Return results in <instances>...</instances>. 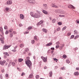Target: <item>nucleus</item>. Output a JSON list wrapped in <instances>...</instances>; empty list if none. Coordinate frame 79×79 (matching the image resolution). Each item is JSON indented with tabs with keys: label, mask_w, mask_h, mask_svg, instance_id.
<instances>
[{
	"label": "nucleus",
	"mask_w": 79,
	"mask_h": 79,
	"mask_svg": "<svg viewBox=\"0 0 79 79\" xmlns=\"http://www.w3.org/2000/svg\"><path fill=\"white\" fill-rule=\"evenodd\" d=\"M41 58L43 60V61L44 62H46L47 61V59H46L45 57H44L43 56H41Z\"/></svg>",
	"instance_id": "nucleus-7"
},
{
	"label": "nucleus",
	"mask_w": 79,
	"mask_h": 79,
	"mask_svg": "<svg viewBox=\"0 0 79 79\" xmlns=\"http://www.w3.org/2000/svg\"><path fill=\"white\" fill-rule=\"evenodd\" d=\"M78 37H79V35H78L75 36V38H74V40H76V39H77V38H78Z\"/></svg>",
	"instance_id": "nucleus-25"
},
{
	"label": "nucleus",
	"mask_w": 79,
	"mask_h": 79,
	"mask_svg": "<svg viewBox=\"0 0 79 79\" xmlns=\"http://www.w3.org/2000/svg\"><path fill=\"white\" fill-rule=\"evenodd\" d=\"M4 69L2 70V73H4Z\"/></svg>",
	"instance_id": "nucleus-61"
},
{
	"label": "nucleus",
	"mask_w": 79,
	"mask_h": 79,
	"mask_svg": "<svg viewBox=\"0 0 79 79\" xmlns=\"http://www.w3.org/2000/svg\"><path fill=\"white\" fill-rule=\"evenodd\" d=\"M59 17H64V15H59Z\"/></svg>",
	"instance_id": "nucleus-42"
},
{
	"label": "nucleus",
	"mask_w": 79,
	"mask_h": 79,
	"mask_svg": "<svg viewBox=\"0 0 79 79\" xmlns=\"http://www.w3.org/2000/svg\"><path fill=\"white\" fill-rule=\"evenodd\" d=\"M6 77H8V74H6L5 75Z\"/></svg>",
	"instance_id": "nucleus-55"
},
{
	"label": "nucleus",
	"mask_w": 79,
	"mask_h": 79,
	"mask_svg": "<svg viewBox=\"0 0 79 79\" xmlns=\"http://www.w3.org/2000/svg\"><path fill=\"white\" fill-rule=\"evenodd\" d=\"M54 61H56V62H57V59H56V58H55L54 59Z\"/></svg>",
	"instance_id": "nucleus-59"
},
{
	"label": "nucleus",
	"mask_w": 79,
	"mask_h": 79,
	"mask_svg": "<svg viewBox=\"0 0 79 79\" xmlns=\"http://www.w3.org/2000/svg\"><path fill=\"white\" fill-rule=\"evenodd\" d=\"M30 59V57H27V60H29Z\"/></svg>",
	"instance_id": "nucleus-56"
},
{
	"label": "nucleus",
	"mask_w": 79,
	"mask_h": 79,
	"mask_svg": "<svg viewBox=\"0 0 79 79\" xmlns=\"http://www.w3.org/2000/svg\"><path fill=\"white\" fill-rule=\"evenodd\" d=\"M13 33L14 34H16L17 33H16V32L15 31H13Z\"/></svg>",
	"instance_id": "nucleus-51"
},
{
	"label": "nucleus",
	"mask_w": 79,
	"mask_h": 79,
	"mask_svg": "<svg viewBox=\"0 0 79 79\" xmlns=\"http://www.w3.org/2000/svg\"><path fill=\"white\" fill-rule=\"evenodd\" d=\"M51 49L52 50H55V48H51Z\"/></svg>",
	"instance_id": "nucleus-57"
},
{
	"label": "nucleus",
	"mask_w": 79,
	"mask_h": 79,
	"mask_svg": "<svg viewBox=\"0 0 79 79\" xmlns=\"http://www.w3.org/2000/svg\"><path fill=\"white\" fill-rule=\"evenodd\" d=\"M56 45H59L60 44V42L59 41L57 42L56 43Z\"/></svg>",
	"instance_id": "nucleus-36"
},
{
	"label": "nucleus",
	"mask_w": 79,
	"mask_h": 79,
	"mask_svg": "<svg viewBox=\"0 0 79 79\" xmlns=\"http://www.w3.org/2000/svg\"><path fill=\"white\" fill-rule=\"evenodd\" d=\"M6 11H8L9 10V8L8 7H6Z\"/></svg>",
	"instance_id": "nucleus-50"
},
{
	"label": "nucleus",
	"mask_w": 79,
	"mask_h": 79,
	"mask_svg": "<svg viewBox=\"0 0 79 79\" xmlns=\"http://www.w3.org/2000/svg\"><path fill=\"white\" fill-rule=\"evenodd\" d=\"M42 12L43 13H44V14H45V15H48V12L45 10H43Z\"/></svg>",
	"instance_id": "nucleus-11"
},
{
	"label": "nucleus",
	"mask_w": 79,
	"mask_h": 79,
	"mask_svg": "<svg viewBox=\"0 0 79 79\" xmlns=\"http://www.w3.org/2000/svg\"><path fill=\"white\" fill-rule=\"evenodd\" d=\"M60 47V46L59 45H57L56 46V48H58Z\"/></svg>",
	"instance_id": "nucleus-44"
},
{
	"label": "nucleus",
	"mask_w": 79,
	"mask_h": 79,
	"mask_svg": "<svg viewBox=\"0 0 79 79\" xmlns=\"http://www.w3.org/2000/svg\"><path fill=\"white\" fill-rule=\"evenodd\" d=\"M57 11L59 13H60L61 14H64L65 13V11L63 10H57Z\"/></svg>",
	"instance_id": "nucleus-3"
},
{
	"label": "nucleus",
	"mask_w": 79,
	"mask_h": 79,
	"mask_svg": "<svg viewBox=\"0 0 79 79\" xmlns=\"http://www.w3.org/2000/svg\"><path fill=\"white\" fill-rule=\"evenodd\" d=\"M25 52H28L29 51V48H26L25 49Z\"/></svg>",
	"instance_id": "nucleus-28"
},
{
	"label": "nucleus",
	"mask_w": 79,
	"mask_h": 79,
	"mask_svg": "<svg viewBox=\"0 0 79 79\" xmlns=\"http://www.w3.org/2000/svg\"><path fill=\"white\" fill-rule=\"evenodd\" d=\"M76 70H79V68L77 67L76 68Z\"/></svg>",
	"instance_id": "nucleus-60"
},
{
	"label": "nucleus",
	"mask_w": 79,
	"mask_h": 79,
	"mask_svg": "<svg viewBox=\"0 0 79 79\" xmlns=\"http://www.w3.org/2000/svg\"><path fill=\"white\" fill-rule=\"evenodd\" d=\"M25 63L27 66L29 67L30 69L31 68V66H32V62L31 61V60H27L26 62Z\"/></svg>",
	"instance_id": "nucleus-1"
},
{
	"label": "nucleus",
	"mask_w": 79,
	"mask_h": 79,
	"mask_svg": "<svg viewBox=\"0 0 79 79\" xmlns=\"http://www.w3.org/2000/svg\"><path fill=\"white\" fill-rule=\"evenodd\" d=\"M43 23V21L41 20L39 23H38L37 25H40L42 24Z\"/></svg>",
	"instance_id": "nucleus-16"
},
{
	"label": "nucleus",
	"mask_w": 79,
	"mask_h": 79,
	"mask_svg": "<svg viewBox=\"0 0 79 79\" xmlns=\"http://www.w3.org/2000/svg\"><path fill=\"white\" fill-rule=\"evenodd\" d=\"M71 33L69 32L67 34V35H68V36H69V35H71Z\"/></svg>",
	"instance_id": "nucleus-45"
},
{
	"label": "nucleus",
	"mask_w": 79,
	"mask_h": 79,
	"mask_svg": "<svg viewBox=\"0 0 79 79\" xmlns=\"http://www.w3.org/2000/svg\"><path fill=\"white\" fill-rule=\"evenodd\" d=\"M40 12H39L38 13H35L34 14V16H33V18H40Z\"/></svg>",
	"instance_id": "nucleus-2"
},
{
	"label": "nucleus",
	"mask_w": 79,
	"mask_h": 79,
	"mask_svg": "<svg viewBox=\"0 0 79 79\" xmlns=\"http://www.w3.org/2000/svg\"><path fill=\"white\" fill-rule=\"evenodd\" d=\"M29 77L30 79L32 78V77H33V75H32V74H31L29 75Z\"/></svg>",
	"instance_id": "nucleus-20"
},
{
	"label": "nucleus",
	"mask_w": 79,
	"mask_h": 79,
	"mask_svg": "<svg viewBox=\"0 0 79 79\" xmlns=\"http://www.w3.org/2000/svg\"><path fill=\"white\" fill-rule=\"evenodd\" d=\"M51 6H52L53 8H58V6H57L55 4H52L51 5Z\"/></svg>",
	"instance_id": "nucleus-8"
},
{
	"label": "nucleus",
	"mask_w": 79,
	"mask_h": 79,
	"mask_svg": "<svg viewBox=\"0 0 79 79\" xmlns=\"http://www.w3.org/2000/svg\"><path fill=\"white\" fill-rule=\"evenodd\" d=\"M11 64L12 66H15V63L14 62H12L11 63Z\"/></svg>",
	"instance_id": "nucleus-33"
},
{
	"label": "nucleus",
	"mask_w": 79,
	"mask_h": 79,
	"mask_svg": "<svg viewBox=\"0 0 79 79\" xmlns=\"http://www.w3.org/2000/svg\"><path fill=\"white\" fill-rule=\"evenodd\" d=\"M18 47V46H15V47H14V49H16V48H17Z\"/></svg>",
	"instance_id": "nucleus-64"
},
{
	"label": "nucleus",
	"mask_w": 79,
	"mask_h": 79,
	"mask_svg": "<svg viewBox=\"0 0 79 79\" xmlns=\"http://www.w3.org/2000/svg\"><path fill=\"white\" fill-rule=\"evenodd\" d=\"M20 47H21V48H22V47H24V44H21L20 45Z\"/></svg>",
	"instance_id": "nucleus-32"
},
{
	"label": "nucleus",
	"mask_w": 79,
	"mask_h": 79,
	"mask_svg": "<svg viewBox=\"0 0 79 79\" xmlns=\"http://www.w3.org/2000/svg\"><path fill=\"white\" fill-rule=\"evenodd\" d=\"M7 5H11L12 4V2L11 1H8L7 2Z\"/></svg>",
	"instance_id": "nucleus-9"
},
{
	"label": "nucleus",
	"mask_w": 79,
	"mask_h": 79,
	"mask_svg": "<svg viewBox=\"0 0 79 79\" xmlns=\"http://www.w3.org/2000/svg\"><path fill=\"white\" fill-rule=\"evenodd\" d=\"M58 24L59 25H61V24H62V23L60 22H59L58 23Z\"/></svg>",
	"instance_id": "nucleus-47"
},
{
	"label": "nucleus",
	"mask_w": 79,
	"mask_h": 79,
	"mask_svg": "<svg viewBox=\"0 0 79 79\" xmlns=\"http://www.w3.org/2000/svg\"><path fill=\"white\" fill-rule=\"evenodd\" d=\"M10 66H11V62H10L9 64L8 65V67H10Z\"/></svg>",
	"instance_id": "nucleus-48"
},
{
	"label": "nucleus",
	"mask_w": 79,
	"mask_h": 79,
	"mask_svg": "<svg viewBox=\"0 0 79 79\" xmlns=\"http://www.w3.org/2000/svg\"><path fill=\"white\" fill-rule=\"evenodd\" d=\"M63 57L64 58V59H65V58H67V56L66 55H64L63 56Z\"/></svg>",
	"instance_id": "nucleus-30"
},
{
	"label": "nucleus",
	"mask_w": 79,
	"mask_h": 79,
	"mask_svg": "<svg viewBox=\"0 0 79 79\" xmlns=\"http://www.w3.org/2000/svg\"><path fill=\"white\" fill-rule=\"evenodd\" d=\"M6 63V60H4L3 61H0V64H1L2 66L4 65L5 63Z\"/></svg>",
	"instance_id": "nucleus-5"
},
{
	"label": "nucleus",
	"mask_w": 79,
	"mask_h": 79,
	"mask_svg": "<svg viewBox=\"0 0 79 79\" xmlns=\"http://www.w3.org/2000/svg\"><path fill=\"white\" fill-rule=\"evenodd\" d=\"M52 42L49 43L46 45V47H49V46H50V45H52Z\"/></svg>",
	"instance_id": "nucleus-13"
},
{
	"label": "nucleus",
	"mask_w": 79,
	"mask_h": 79,
	"mask_svg": "<svg viewBox=\"0 0 79 79\" xmlns=\"http://www.w3.org/2000/svg\"><path fill=\"white\" fill-rule=\"evenodd\" d=\"M20 19H24V15L22 14H20Z\"/></svg>",
	"instance_id": "nucleus-12"
},
{
	"label": "nucleus",
	"mask_w": 79,
	"mask_h": 79,
	"mask_svg": "<svg viewBox=\"0 0 79 79\" xmlns=\"http://www.w3.org/2000/svg\"><path fill=\"white\" fill-rule=\"evenodd\" d=\"M28 30H30V29H32V27H29L27 28Z\"/></svg>",
	"instance_id": "nucleus-43"
},
{
	"label": "nucleus",
	"mask_w": 79,
	"mask_h": 79,
	"mask_svg": "<svg viewBox=\"0 0 79 79\" xmlns=\"http://www.w3.org/2000/svg\"><path fill=\"white\" fill-rule=\"evenodd\" d=\"M67 28V27L66 26H65L64 27H63L62 28V31H64Z\"/></svg>",
	"instance_id": "nucleus-24"
},
{
	"label": "nucleus",
	"mask_w": 79,
	"mask_h": 79,
	"mask_svg": "<svg viewBox=\"0 0 79 79\" xmlns=\"http://www.w3.org/2000/svg\"><path fill=\"white\" fill-rule=\"evenodd\" d=\"M34 39L36 40H38V37L37 35H35L34 37Z\"/></svg>",
	"instance_id": "nucleus-14"
},
{
	"label": "nucleus",
	"mask_w": 79,
	"mask_h": 79,
	"mask_svg": "<svg viewBox=\"0 0 79 79\" xmlns=\"http://www.w3.org/2000/svg\"><path fill=\"white\" fill-rule=\"evenodd\" d=\"M35 77L36 78V79H39L40 77L39 76V75H36Z\"/></svg>",
	"instance_id": "nucleus-34"
},
{
	"label": "nucleus",
	"mask_w": 79,
	"mask_h": 79,
	"mask_svg": "<svg viewBox=\"0 0 79 79\" xmlns=\"http://www.w3.org/2000/svg\"><path fill=\"white\" fill-rule=\"evenodd\" d=\"M11 45H9L8 46H6L5 45L3 47V50H6V49H8V48H10V47H11Z\"/></svg>",
	"instance_id": "nucleus-4"
},
{
	"label": "nucleus",
	"mask_w": 79,
	"mask_h": 79,
	"mask_svg": "<svg viewBox=\"0 0 79 79\" xmlns=\"http://www.w3.org/2000/svg\"><path fill=\"white\" fill-rule=\"evenodd\" d=\"M10 37H13V34H12V33H10L9 35Z\"/></svg>",
	"instance_id": "nucleus-26"
},
{
	"label": "nucleus",
	"mask_w": 79,
	"mask_h": 79,
	"mask_svg": "<svg viewBox=\"0 0 79 79\" xmlns=\"http://www.w3.org/2000/svg\"><path fill=\"white\" fill-rule=\"evenodd\" d=\"M13 31V29H11L9 30L8 31H9V32H11Z\"/></svg>",
	"instance_id": "nucleus-27"
},
{
	"label": "nucleus",
	"mask_w": 79,
	"mask_h": 79,
	"mask_svg": "<svg viewBox=\"0 0 79 79\" xmlns=\"http://www.w3.org/2000/svg\"><path fill=\"white\" fill-rule=\"evenodd\" d=\"M74 50L75 51H76V50H78V48L76 47V48H74Z\"/></svg>",
	"instance_id": "nucleus-40"
},
{
	"label": "nucleus",
	"mask_w": 79,
	"mask_h": 79,
	"mask_svg": "<svg viewBox=\"0 0 79 79\" xmlns=\"http://www.w3.org/2000/svg\"><path fill=\"white\" fill-rule=\"evenodd\" d=\"M57 68H58V67L57 66H55V69H57Z\"/></svg>",
	"instance_id": "nucleus-63"
},
{
	"label": "nucleus",
	"mask_w": 79,
	"mask_h": 79,
	"mask_svg": "<svg viewBox=\"0 0 79 79\" xmlns=\"http://www.w3.org/2000/svg\"><path fill=\"white\" fill-rule=\"evenodd\" d=\"M0 31L2 34H3V28L2 27H0Z\"/></svg>",
	"instance_id": "nucleus-15"
},
{
	"label": "nucleus",
	"mask_w": 79,
	"mask_h": 79,
	"mask_svg": "<svg viewBox=\"0 0 79 79\" xmlns=\"http://www.w3.org/2000/svg\"><path fill=\"white\" fill-rule=\"evenodd\" d=\"M28 2L31 3V4H33V3H35V1L34 0H27Z\"/></svg>",
	"instance_id": "nucleus-6"
},
{
	"label": "nucleus",
	"mask_w": 79,
	"mask_h": 79,
	"mask_svg": "<svg viewBox=\"0 0 79 79\" xmlns=\"http://www.w3.org/2000/svg\"><path fill=\"white\" fill-rule=\"evenodd\" d=\"M74 74L75 76H78L79 75V73L77 72H75L74 73Z\"/></svg>",
	"instance_id": "nucleus-21"
},
{
	"label": "nucleus",
	"mask_w": 79,
	"mask_h": 79,
	"mask_svg": "<svg viewBox=\"0 0 79 79\" xmlns=\"http://www.w3.org/2000/svg\"><path fill=\"white\" fill-rule=\"evenodd\" d=\"M68 7L69 8H72L73 9H74V7L71 4H69L68 6Z\"/></svg>",
	"instance_id": "nucleus-10"
},
{
	"label": "nucleus",
	"mask_w": 79,
	"mask_h": 79,
	"mask_svg": "<svg viewBox=\"0 0 79 79\" xmlns=\"http://www.w3.org/2000/svg\"><path fill=\"white\" fill-rule=\"evenodd\" d=\"M52 72H50L49 73V77H52Z\"/></svg>",
	"instance_id": "nucleus-19"
},
{
	"label": "nucleus",
	"mask_w": 79,
	"mask_h": 79,
	"mask_svg": "<svg viewBox=\"0 0 79 79\" xmlns=\"http://www.w3.org/2000/svg\"><path fill=\"white\" fill-rule=\"evenodd\" d=\"M61 30V28L60 27H58V28L57 29V31H60Z\"/></svg>",
	"instance_id": "nucleus-35"
},
{
	"label": "nucleus",
	"mask_w": 79,
	"mask_h": 79,
	"mask_svg": "<svg viewBox=\"0 0 79 79\" xmlns=\"http://www.w3.org/2000/svg\"><path fill=\"white\" fill-rule=\"evenodd\" d=\"M1 43L2 44H3L4 43V40H1Z\"/></svg>",
	"instance_id": "nucleus-58"
},
{
	"label": "nucleus",
	"mask_w": 79,
	"mask_h": 79,
	"mask_svg": "<svg viewBox=\"0 0 79 79\" xmlns=\"http://www.w3.org/2000/svg\"><path fill=\"white\" fill-rule=\"evenodd\" d=\"M66 61L67 63L69 64L70 63L69 61V60H68V59L66 60Z\"/></svg>",
	"instance_id": "nucleus-41"
},
{
	"label": "nucleus",
	"mask_w": 79,
	"mask_h": 79,
	"mask_svg": "<svg viewBox=\"0 0 79 79\" xmlns=\"http://www.w3.org/2000/svg\"><path fill=\"white\" fill-rule=\"evenodd\" d=\"M56 19H53L52 21V23H55V22H56Z\"/></svg>",
	"instance_id": "nucleus-29"
},
{
	"label": "nucleus",
	"mask_w": 79,
	"mask_h": 79,
	"mask_svg": "<svg viewBox=\"0 0 79 79\" xmlns=\"http://www.w3.org/2000/svg\"><path fill=\"white\" fill-rule=\"evenodd\" d=\"M43 5L44 7V8H47V5L46 4H44Z\"/></svg>",
	"instance_id": "nucleus-38"
},
{
	"label": "nucleus",
	"mask_w": 79,
	"mask_h": 79,
	"mask_svg": "<svg viewBox=\"0 0 79 79\" xmlns=\"http://www.w3.org/2000/svg\"><path fill=\"white\" fill-rule=\"evenodd\" d=\"M35 43V41L34 40H32L31 41V43L32 44H34V43Z\"/></svg>",
	"instance_id": "nucleus-31"
},
{
	"label": "nucleus",
	"mask_w": 79,
	"mask_h": 79,
	"mask_svg": "<svg viewBox=\"0 0 79 79\" xmlns=\"http://www.w3.org/2000/svg\"><path fill=\"white\" fill-rule=\"evenodd\" d=\"M74 34H77V32L76 30H75L74 31Z\"/></svg>",
	"instance_id": "nucleus-52"
},
{
	"label": "nucleus",
	"mask_w": 79,
	"mask_h": 79,
	"mask_svg": "<svg viewBox=\"0 0 79 79\" xmlns=\"http://www.w3.org/2000/svg\"><path fill=\"white\" fill-rule=\"evenodd\" d=\"M7 28H8V27H7V26L5 25L4 26V29H7Z\"/></svg>",
	"instance_id": "nucleus-49"
},
{
	"label": "nucleus",
	"mask_w": 79,
	"mask_h": 79,
	"mask_svg": "<svg viewBox=\"0 0 79 79\" xmlns=\"http://www.w3.org/2000/svg\"><path fill=\"white\" fill-rule=\"evenodd\" d=\"M42 31L43 32H45V33H47V30L45 29H44V28L43 29Z\"/></svg>",
	"instance_id": "nucleus-17"
},
{
	"label": "nucleus",
	"mask_w": 79,
	"mask_h": 79,
	"mask_svg": "<svg viewBox=\"0 0 79 79\" xmlns=\"http://www.w3.org/2000/svg\"><path fill=\"white\" fill-rule=\"evenodd\" d=\"M9 31H6V32H5V34H8V32H9Z\"/></svg>",
	"instance_id": "nucleus-53"
},
{
	"label": "nucleus",
	"mask_w": 79,
	"mask_h": 79,
	"mask_svg": "<svg viewBox=\"0 0 79 79\" xmlns=\"http://www.w3.org/2000/svg\"><path fill=\"white\" fill-rule=\"evenodd\" d=\"M12 51L14 52H15L16 51V50H15V49H14V50H12Z\"/></svg>",
	"instance_id": "nucleus-62"
},
{
	"label": "nucleus",
	"mask_w": 79,
	"mask_h": 79,
	"mask_svg": "<svg viewBox=\"0 0 79 79\" xmlns=\"http://www.w3.org/2000/svg\"><path fill=\"white\" fill-rule=\"evenodd\" d=\"M59 49L60 50H63V46H60L59 48Z\"/></svg>",
	"instance_id": "nucleus-37"
},
{
	"label": "nucleus",
	"mask_w": 79,
	"mask_h": 79,
	"mask_svg": "<svg viewBox=\"0 0 79 79\" xmlns=\"http://www.w3.org/2000/svg\"><path fill=\"white\" fill-rule=\"evenodd\" d=\"M3 54L4 55H6L7 56H9V55L8 54V52H4L3 53Z\"/></svg>",
	"instance_id": "nucleus-22"
},
{
	"label": "nucleus",
	"mask_w": 79,
	"mask_h": 79,
	"mask_svg": "<svg viewBox=\"0 0 79 79\" xmlns=\"http://www.w3.org/2000/svg\"><path fill=\"white\" fill-rule=\"evenodd\" d=\"M19 27H22V26H23V24L21 23H20L19 24Z\"/></svg>",
	"instance_id": "nucleus-46"
},
{
	"label": "nucleus",
	"mask_w": 79,
	"mask_h": 79,
	"mask_svg": "<svg viewBox=\"0 0 79 79\" xmlns=\"http://www.w3.org/2000/svg\"><path fill=\"white\" fill-rule=\"evenodd\" d=\"M74 35H72L71 36V37L70 38V39H73L74 38Z\"/></svg>",
	"instance_id": "nucleus-39"
},
{
	"label": "nucleus",
	"mask_w": 79,
	"mask_h": 79,
	"mask_svg": "<svg viewBox=\"0 0 79 79\" xmlns=\"http://www.w3.org/2000/svg\"><path fill=\"white\" fill-rule=\"evenodd\" d=\"M23 59H22L21 58L18 59V61L19 63H21V62H22V61H23Z\"/></svg>",
	"instance_id": "nucleus-18"
},
{
	"label": "nucleus",
	"mask_w": 79,
	"mask_h": 79,
	"mask_svg": "<svg viewBox=\"0 0 79 79\" xmlns=\"http://www.w3.org/2000/svg\"><path fill=\"white\" fill-rule=\"evenodd\" d=\"M30 15L31 16H32V17H34V13L33 12H31L30 13Z\"/></svg>",
	"instance_id": "nucleus-23"
},
{
	"label": "nucleus",
	"mask_w": 79,
	"mask_h": 79,
	"mask_svg": "<svg viewBox=\"0 0 79 79\" xmlns=\"http://www.w3.org/2000/svg\"><path fill=\"white\" fill-rule=\"evenodd\" d=\"M28 33H29V31H25L24 33V34H28Z\"/></svg>",
	"instance_id": "nucleus-54"
}]
</instances>
